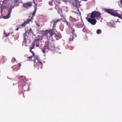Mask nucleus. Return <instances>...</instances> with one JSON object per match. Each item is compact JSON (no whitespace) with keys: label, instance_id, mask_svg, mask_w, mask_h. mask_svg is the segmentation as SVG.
Here are the masks:
<instances>
[{"label":"nucleus","instance_id":"obj_3","mask_svg":"<svg viewBox=\"0 0 122 122\" xmlns=\"http://www.w3.org/2000/svg\"><path fill=\"white\" fill-rule=\"evenodd\" d=\"M45 43L46 44L42 49V51L44 53L47 52L49 49V42L48 41H46Z\"/></svg>","mask_w":122,"mask_h":122},{"label":"nucleus","instance_id":"obj_21","mask_svg":"<svg viewBox=\"0 0 122 122\" xmlns=\"http://www.w3.org/2000/svg\"><path fill=\"white\" fill-rule=\"evenodd\" d=\"M74 5L76 6H78L79 4V1L77 0H75L73 2Z\"/></svg>","mask_w":122,"mask_h":122},{"label":"nucleus","instance_id":"obj_37","mask_svg":"<svg viewBox=\"0 0 122 122\" xmlns=\"http://www.w3.org/2000/svg\"><path fill=\"white\" fill-rule=\"evenodd\" d=\"M57 5H56V6H55V8L56 9L58 10L59 8Z\"/></svg>","mask_w":122,"mask_h":122},{"label":"nucleus","instance_id":"obj_24","mask_svg":"<svg viewBox=\"0 0 122 122\" xmlns=\"http://www.w3.org/2000/svg\"><path fill=\"white\" fill-rule=\"evenodd\" d=\"M33 55V61H34V63H35V60H36V62H37V60H36V57L38 56H37L35 55V54H34V55Z\"/></svg>","mask_w":122,"mask_h":122},{"label":"nucleus","instance_id":"obj_7","mask_svg":"<svg viewBox=\"0 0 122 122\" xmlns=\"http://www.w3.org/2000/svg\"><path fill=\"white\" fill-rule=\"evenodd\" d=\"M84 25L83 23L78 22L76 23L75 25L76 27L77 28H81L83 27Z\"/></svg>","mask_w":122,"mask_h":122},{"label":"nucleus","instance_id":"obj_5","mask_svg":"<svg viewBox=\"0 0 122 122\" xmlns=\"http://www.w3.org/2000/svg\"><path fill=\"white\" fill-rule=\"evenodd\" d=\"M89 18L87 20V21L89 22L92 25H95L96 24L97 21L95 18Z\"/></svg>","mask_w":122,"mask_h":122},{"label":"nucleus","instance_id":"obj_17","mask_svg":"<svg viewBox=\"0 0 122 122\" xmlns=\"http://www.w3.org/2000/svg\"><path fill=\"white\" fill-rule=\"evenodd\" d=\"M52 0L56 5H58L60 4V3L59 2V0Z\"/></svg>","mask_w":122,"mask_h":122},{"label":"nucleus","instance_id":"obj_23","mask_svg":"<svg viewBox=\"0 0 122 122\" xmlns=\"http://www.w3.org/2000/svg\"><path fill=\"white\" fill-rule=\"evenodd\" d=\"M27 33H26V32L24 34H23V36L24 37V39L25 40V43L26 42V34Z\"/></svg>","mask_w":122,"mask_h":122},{"label":"nucleus","instance_id":"obj_29","mask_svg":"<svg viewBox=\"0 0 122 122\" xmlns=\"http://www.w3.org/2000/svg\"><path fill=\"white\" fill-rule=\"evenodd\" d=\"M4 34L5 35V37H7L10 35V33H6V32H4Z\"/></svg>","mask_w":122,"mask_h":122},{"label":"nucleus","instance_id":"obj_33","mask_svg":"<svg viewBox=\"0 0 122 122\" xmlns=\"http://www.w3.org/2000/svg\"><path fill=\"white\" fill-rule=\"evenodd\" d=\"M20 80H23V78H24L23 76H20L18 78Z\"/></svg>","mask_w":122,"mask_h":122},{"label":"nucleus","instance_id":"obj_30","mask_svg":"<svg viewBox=\"0 0 122 122\" xmlns=\"http://www.w3.org/2000/svg\"><path fill=\"white\" fill-rule=\"evenodd\" d=\"M8 2V0H4L3 1V3L4 4H6Z\"/></svg>","mask_w":122,"mask_h":122},{"label":"nucleus","instance_id":"obj_36","mask_svg":"<svg viewBox=\"0 0 122 122\" xmlns=\"http://www.w3.org/2000/svg\"><path fill=\"white\" fill-rule=\"evenodd\" d=\"M101 30L100 29H98L97 30V34H99L100 33V32H101Z\"/></svg>","mask_w":122,"mask_h":122},{"label":"nucleus","instance_id":"obj_41","mask_svg":"<svg viewBox=\"0 0 122 122\" xmlns=\"http://www.w3.org/2000/svg\"><path fill=\"white\" fill-rule=\"evenodd\" d=\"M19 27H18V28H17L16 29V30L17 31L19 29Z\"/></svg>","mask_w":122,"mask_h":122},{"label":"nucleus","instance_id":"obj_32","mask_svg":"<svg viewBox=\"0 0 122 122\" xmlns=\"http://www.w3.org/2000/svg\"><path fill=\"white\" fill-rule=\"evenodd\" d=\"M58 12V13L62 12V10L61 8H59L57 10Z\"/></svg>","mask_w":122,"mask_h":122},{"label":"nucleus","instance_id":"obj_13","mask_svg":"<svg viewBox=\"0 0 122 122\" xmlns=\"http://www.w3.org/2000/svg\"><path fill=\"white\" fill-rule=\"evenodd\" d=\"M15 5L16 6L18 5L20 3H23L22 2H21V0H15L14 1Z\"/></svg>","mask_w":122,"mask_h":122},{"label":"nucleus","instance_id":"obj_9","mask_svg":"<svg viewBox=\"0 0 122 122\" xmlns=\"http://www.w3.org/2000/svg\"><path fill=\"white\" fill-rule=\"evenodd\" d=\"M31 21V19H29L25 21L24 23L21 25L20 26H21L22 27H24L28 24H29L30 22Z\"/></svg>","mask_w":122,"mask_h":122},{"label":"nucleus","instance_id":"obj_16","mask_svg":"<svg viewBox=\"0 0 122 122\" xmlns=\"http://www.w3.org/2000/svg\"><path fill=\"white\" fill-rule=\"evenodd\" d=\"M69 20L70 21H75L76 20V19L71 16H70L69 17Z\"/></svg>","mask_w":122,"mask_h":122},{"label":"nucleus","instance_id":"obj_27","mask_svg":"<svg viewBox=\"0 0 122 122\" xmlns=\"http://www.w3.org/2000/svg\"><path fill=\"white\" fill-rule=\"evenodd\" d=\"M5 6L2 5H1L0 6V8L1 10V12L3 11V10L5 8Z\"/></svg>","mask_w":122,"mask_h":122},{"label":"nucleus","instance_id":"obj_44","mask_svg":"<svg viewBox=\"0 0 122 122\" xmlns=\"http://www.w3.org/2000/svg\"><path fill=\"white\" fill-rule=\"evenodd\" d=\"M24 97H25V96H24Z\"/></svg>","mask_w":122,"mask_h":122},{"label":"nucleus","instance_id":"obj_26","mask_svg":"<svg viewBox=\"0 0 122 122\" xmlns=\"http://www.w3.org/2000/svg\"><path fill=\"white\" fill-rule=\"evenodd\" d=\"M36 10V8L35 9V10L33 12V13H32V16L31 17V18H32L35 15Z\"/></svg>","mask_w":122,"mask_h":122},{"label":"nucleus","instance_id":"obj_19","mask_svg":"<svg viewBox=\"0 0 122 122\" xmlns=\"http://www.w3.org/2000/svg\"><path fill=\"white\" fill-rule=\"evenodd\" d=\"M33 57V55L32 56H29L27 57V60L30 61H33V60L32 59Z\"/></svg>","mask_w":122,"mask_h":122},{"label":"nucleus","instance_id":"obj_35","mask_svg":"<svg viewBox=\"0 0 122 122\" xmlns=\"http://www.w3.org/2000/svg\"><path fill=\"white\" fill-rule=\"evenodd\" d=\"M73 36H72L70 37V41H72L73 40Z\"/></svg>","mask_w":122,"mask_h":122},{"label":"nucleus","instance_id":"obj_8","mask_svg":"<svg viewBox=\"0 0 122 122\" xmlns=\"http://www.w3.org/2000/svg\"><path fill=\"white\" fill-rule=\"evenodd\" d=\"M12 10L11 8L10 9L8 10V14L6 16H3V18L5 19H7L9 18L10 17V13Z\"/></svg>","mask_w":122,"mask_h":122},{"label":"nucleus","instance_id":"obj_25","mask_svg":"<svg viewBox=\"0 0 122 122\" xmlns=\"http://www.w3.org/2000/svg\"><path fill=\"white\" fill-rule=\"evenodd\" d=\"M60 20H57L56 21H54L53 22V27H54L56 25V24Z\"/></svg>","mask_w":122,"mask_h":122},{"label":"nucleus","instance_id":"obj_40","mask_svg":"<svg viewBox=\"0 0 122 122\" xmlns=\"http://www.w3.org/2000/svg\"><path fill=\"white\" fill-rule=\"evenodd\" d=\"M18 65L19 66V67H20L21 66V65L20 63H18Z\"/></svg>","mask_w":122,"mask_h":122},{"label":"nucleus","instance_id":"obj_20","mask_svg":"<svg viewBox=\"0 0 122 122\" xmlns=\"http://www.w3.org/2000/svg\"><path fill=\"white\" fill-rule=\"evenodd\" d=\"M1 60L2 62H5L6 61L5 57L4 56H2L1 59Z\"/></svg>","mask_w":122,"mask_h":122},{"label":"nucleus","instance_id":"obj_11","mask_svg":"<svg viewBox=\"0 0 122 122\" xmlns=\"http://www.w3.org/2000/svg\"><path fill=\"white\" fill-rule=\"evenodd\" d=\"M48 30H46L45 31H42L41 32V33L42 34V36H43V37H44L45 36H46V37H47V34H48Z\"/></svg>","mask_w":122,"mask_h":122},{"label":"nucleus","instance_id":"obj_39","mask_svg":"<svg viewBox=\"0 0 122 122\" xmlns=\"http://www.w3.org/2000/svg\"><path fill=\"white\" fill-rule=\"evenodd\" d=\"M36 25L38 27H39L40 25L38 23H37L36 24Z\"/></svg>","mask_w":122,"mask_h":122},{"label":"nucleus","instance_id":"obj_2","mask_svg":"<svg viewBox=\"0 0 122 122\" xmlns=\"http://www.w3.org/2000/svg\"><path fill=\"white\" fill-rule=\"evenodd\" d=\"M101 13L98 11H94L92 12L91 14V18H95L96 17H100Z\"/></svg>","mask_w":122,"mask_h":122},{"label":"nucleus","instance_id":"obj_31","mask_svg":"<svg viewBox=\"0 0 122 122\" xmlns=\"http://www.w3.org/2000/svg\"><path fill=\"white\" fill-rule=\"evenodd\" d=\"M64 22H66V24L68 26H70L71 25V24L66 20H65Z\"/></svg>","mask_w":122,"mask_h":122},{"label":"nucleus","instance_id":"obj_4","mask_svg":"<svg viewBox=\"0 0 122 122\" xmlns=\"http://www.w3.org/2000/svg\"><path fill=\"white\" fill-rule=\"evenodd\" d=\"M32 6V2H28L24 3L23 5V6L25 8H27L31 7Z\"/></svg>","mask_w":122,"mask_h":122},{"label":"nucleus","instance_id":"obj_6","mask_svg":"<svg viewBox=\"0 0 122 122\" xmlns=\"http://www.w3.org/2000/svg\"><path fill=\"white\" fill-rule=\"evenodd\" d=\"M36 60H37V62H36V61L35 60V63L39 66L42 65L43 64L42 63L39 57L38 56H36Z\"/></svg>","mask_w":122,"mask_h":122},{"label":"nucleus","instance_id":"obj_34","mask_svg":"<svg viewBox=\"0 0 122 122\" xmlns=\"http://www.w3.org/2000/svg\"><path fill=\"white\" fill-rule=\"evenodd\" d=\"M15 58L13 57L11 61L12 63H14L15 61Z\"/></svg>","mask_w":122,"mask_h":122},{"label":"nucleus","instance_id":"obj_14","mask_svg":"<svg viewBox=\"0 0 122 122\" xmlns=\"http://www.w3.org/2000/svg\"><path fill=\"white\" fill-rule=\"evenodd\" d=\"M70 28H71V33H72V35L73 36H74L75 37L76 36V35L75 34V30L74 29V28H73L71 26H70Z\"/></svg>","mask_w":122,"mask_h":122},{"label":"nucleus","instance_id":"obj_15","mask_svg":"<svg viewBox=\"0 0 122 122\" xmlns=\"http://www.w3.org/2000/svg\"><path fill=\"white\" fill-rule=\"evenodd\" d=\"M56 37L57 39L58 40L61 38L62 36L61 34L60 33H57L56 35Z\"/></svg>","mask_w":122,"mask_h":122},{"label":"nucleus","instance_id":"obj_38","mask_svg":"<svg viewBox=\"0 0 122 122\" xmlns=\"http://www.w3.org/2000/svg\"><path fill=\"white\" fill-rule=\"evenodd\" d=\"M63 1L66 3L68 1V0H62Z\"/></svg>","mask_w":122,"mask_h":122},{"label":"nucleus","instance_id":"obj_28","mask_svg":"<svg viewBox=\"0 0 122 122\" xmlns=\"http://www.w3.org/2000/svg\"><path fill=\"white\" fill-rule=\"evenodd\" d=\"M44 37L43 36H41L39 38H37V39H38V40H39V41H41L43 39V38Z\"/></svg>","mask_w":122,"mask_h":122},{"label":"nucleus","instance_id":"obj_42","mask_svg":"<svg viewBox=\"0 0 122 122\" xmlns=\"http://www.w3.org/2000/svg\"><path fill=\"white\" fill-rule=\"evenodd\" d=\"M33 3H34V4H35V0H33Z\"/></svg>","mask_w":122,"mask_h":122},{"label":"nucleus","instance_id":"obj_1","mask_svg":"<svg viewBox=\"0 0 122 122\" xmlns=\"http://www.w3.org/2000/svg\"><path fill=\"white\" fill-rule=\"evenodd\" d=\"M106 11L111 15L117 17L122 19V12H121V14H119L111 9L107 10Z\"/></svg>","mask_w":122,"mask_h":122},{"label":"nucleus","instance_id":"obj_22","mask_svg":"<svg viewBox=\"0 0 122 122\" xmlns=\"http://www.w3.org/2000/svg\"><path fill=\"white\" fill-rule=\"evenodd\" d=\"M32 31V30L31 28H30L29 29L27 30L26 31V32L27 33L29 34Z\"/></svg>","mask_w":122,"mask_h":122},{"label":"nucleus","instance_id":"obj_18","mask_svg":"<svg viewBox=\"0 0 122 122\" xmlns=\"http://www.w3.org/2000/svg\"><path fill=\"white\" fill-rule=\"evenodd\" d=\"M48 33H49L50 36H52L54 35V33L52 30H48Z\"/></svg>","mask_w":122,"mask_h":122},{"label":"nucleus","instance_id":"obj_12","mask_svg":"<svg viewBox=\"0 0 122 122\" xmlns=\"http://www.w3.org/2000/svg\"><path fill=\"white\" fill-rule=\"evenodd\" d=\"M39 41H40L37 39L34 41L33 43L34 44V45H36V47H38L39 46Z\"/></svg>","mask_w":122,"mask_h":122},{"label":"nucleus","instance_id":"obj_10","mask_svg":"<svg viewBox=\"0 0 122 122\" xmlns=\"http://www.w3.org/2000/svg\"><path fill=\"white\" fill-rule=\"evenodd\" d=\"M35 46V45L33 43L32 45L31 46L30 48V52H31L33 55H34L35 54L34 53L32 50V49H34Z\"/></svg>","mask_w":122,"mask_h":122},{"label":"nucleus","instance_id":"obj_43","mask_svg":"<svg viewBox=\"0 0 122 122\" xmlns=\"http://www.w3.org/2000/svg\"><path fill=\"white\" fill-rule=\"evenodd\" d=\"M87 0H84V1H87Z\"/></svg>","mask_w":122,"mask_h":122}]
</instances>
